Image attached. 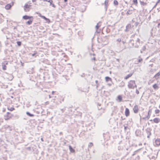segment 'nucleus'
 Masks as SVG:
<instances>
[{
	"label": "nucleus",
	"mask_w": 160,
	"mask_h": 160,
	"mask_svg": "<svg viewBox=\"0 0 160 160\" xmlns=\"http://www.w3.org/2000/svg\"><path fill=\"white\" fill-rule=\"evenodd\" d=\"M134 84H135V81L134 80H131L129 82L128 85V88L131 89H133L134 88Z\"/></svg>",
	"instance_id": "nucleus-1"
},
{
	"label": "nucleus",
	"mask_w": 160,
	"mask_h": 160,
	"mask_svg": "<svg viewBox=\"0 0 160 160\" xmlns=\"http://www.w3.org/2000/svg\"><path fill=\"white\" fill-rule=\"evenodd\" d=\"M145 131L147 134H148L147 138H150V136L151 135V129L149 128H148L146 129Z\"/></svg>",
	"instance_id": "nucleus-2"
},
{
	"label": "nucleus",
	"mask_w": 160,
	"mask_h": 160,
	"mask_svg": "<svg viewBox=\"0 0 160 160\" xmlns=\"http://www.w3.org/2000/svg\"><path fill=\"white\" fill-rule=\"evenodd\" d=\"M22 18L25 20L31 19H33V17L32 16H28L26 15L23 16L22 17Z\"/></svg>",
	"instance_id": "nucleus-3"
},
{
	"label": "nucleus",
	"mask_w": 160,
	"mask_h": 160,
	"mask_svg": "<svg viewBox=\"0 0 160 160\" xmlns=\"http://www.w3.org/2000/svg\"><path fill=\"white\" fill-rule=\"evenodd\" d=\"M135 42H136V44L134 45L135 48H138L139 46V45L140 44V39L138 38H137V39L135 40Z\"/></svg>",
	"instance_id": "nucleus-4"
},
{
	"label": "nucleus",
	"mask_w": 160,
	"mask_h": 160,
	"mask_svg": "<svg viewBox=\"0 0 160 160\" xmlns=\"http://www.w3.org/2000/svg\"><path fill=\"white\" fill-rule=\"evenodd\" d=\"M30 7L28 5L25 4L24 6V8L25 12H28L29 11Z\"/></svg>",
	"instance_id": "nucleus-5"
},
{
	"label": "nucleus",
	"mask_w": 160,
	"mask_h": 160,
	"mask_svg": "<svg viewBox=\"0 0 160 160\" xmlns=\"http://www.w3.org/2000/svg\"><path fill=\"white\" fill-rule=\"evenodd\" d=\"M8 62H3L2 63V69L3 70H6L7 67L6 65L8 64Z\"/></svg>",
	"instance_id": "nucleus-6"
},
{
	"label": "nucleus",
	"mask_w": 160,
	"mask_h": 160,
	"mask_svg": "<svg viewBox=\"0 0 160 160\" xmlns=\"http://www.w3.org/2000/svg\"><path fill=\"white\" fill-rule=\"evenodd\" d=\"M125 116L127 117H128V116L129 115V114H130L129 110L127 108H126L125 109Z\"/></svg>",
	"instance_id": "nucleus-7"
},
{
	"label": "nucleus",
	"mask_w": 160,
	"mask_h": 160,
	"mask_svg": "<svg viewBox=\"0 0 160 160\" xmlns=\"http://www.w3.org/2000/svg\"><path fill=\"white\" fill-rule=\"evenodd\" d=\"M133 110L134 112L135 113H138V105H136L134 106L133 108Z\"/></svg>",
	"instance_id": "nucleus-8"
},
{
	"label": "nucleus",
	"mask_w": 160,
	"mask_h": 160,
	"mask_svg": "<svg viewBox=\"0 0 160 160\" xmlns=\"http://www.w3.org/2000/svg\"><path fill=\"white\" fill-rule=\"evenodd\" d=\"M39 14L40 16L43 19H44V20H46L49 23L50 22V20L49 19L46 18L45 16H44L41 15L40 13H39Z\"/></svg>",
	"instance_id": "nucleus-9"
},
{
	"label": "nucleus",
	"mask_w": 160,
	"mask_h": 160,
	"mask_svg": "<svg viewBox=\"0 0 160 160\" xmlns=\"http://www.w3.org/2000/svg\"><path fill=\"white\" fill-rule=\"evenodd\" d=\"M160 75V71L159 72L157 73L153 77V78H155L156 80H157L159 78V76Z\"/></svg>",
	"instance_id": "nucleus-10"
},
{
	"label": "nucleus",
	"mask_w": 160,
	"mask_h": 160,
	"mask_svg": "<svg viewBox=\"0 0 160 160\" xmlns=\"http://www.w3.org/2000/svg\"><path fill=\"white\" fill-rule=\"evenodd\" d=\"M108 0H105V1L104 2V7H105V8L106 9V10H107V8H108Z\"/></svg>",
	"instance_id": "nucleus-11"
},
{
	"label": "nucleus",
	"mask_w": 160,
	"mask_h": 160,
	"mask_svg": "<svg viewBox=\"0 0 160 160\" xmlns=\"http://www.w3.org/2000/svg\"><path fill=\"white\" fill-rule=\"evenodd\" d=\"M153 121L155 123H158L160 121V119L158 118H155L153 119Z\"/></svg>",
	"instance_id": "nucleus-12"
},
{
	"label": "nucleus",
	"mask_w": 160,
	"mask_h": 160,
	"mask_svg": "<svg viewBox=\"0 0 160 160\" xmlns=\"http://www.w3.org/2000/svg\"><path fill=\"white\" fill-rule=\"evenodd\" d=\"M151 113L152 109H150L148 111V116H147V118L148 119H149V118H150Z\"/></svg>",
	"instance_id": "nucleus-13"
},
{
	"label": "nucleus",
	"mask_w": 160,
	"mask_h": 160,
	"mask_svg": "<svg viewBox=\"0 0 160 160\" xmlns=\"http://www.w3.org/2000/svg\"><path fill=\"white\" fill-rule=\"evenodd\" d=\"M155 143L157 146L160 145V138L157 139L155 141Z\"/></svg>",
	"instance_id": "nucleus-14"
},
{
	"label": "nucleus",
	"mask_w": 160,
	"mask_h": 160,
	"mask_svg": "<svg viewBox=\"0 0 160 160\" xmlns=\"http://www.w3.org/2000/svg\"><path fill=\"white\" fill-rule=\"evenodd\" d=\"M69 148L71 152H75L74 149L73 148L71 145L69 146Z\"/></svg>",
	"instance_id": "nucleus-15"
},
{
	"label": "nucleus",
	"mask_w": 160,
	"mask_h": 160,
	"mask_svg": "<svg viewBox=\"0 0 160 160\" xmlns=\"http://www.w3.org/2000/svg\"><path fill=\"white\" fill-rule=\"evenodd\" d=\"M33 19H30V20L28 21L27 22H26V24H28V25H31L32 23V22L33 21Z\"/></svg>",
	"instance_id": "nucleus-16"
},
{
	"label": "nucleus",
	"mask_w": 160,
	"mask_h": 160,
	"mask_svg": "<svg viewBox=\"0 0 160 160\" xmlns=\"http://www.w3.org/2000/svg\"><path fill=\"white\" fill-rule=\"evenodd\" d=\"M152 87L154 89L157 90L159 88V87L158 86V85L157 84H154L153 85Z\"/></svg>",
	"instance_id": "nucleus-17"
},
{
	"label": "nucleus",
	"mask_w": 160,
	"mask_h": 160,
	"mask_svg": "<svg viewBox=\"0 0 160 160\" xmlns=\"http://www.w3.org/2000/svg\"><path fill=\"white\" fill-rule=\"evenodd\" d=\"M116 41H117V42H122L123 44H124V43H125V42L124 41H123L121 38H118V39H117L116 40Z\"/></svg>",
	"instance_id": "nucleus-18"
},
{
	"label": "nucleus",
	"mask_w": 160,
	"mask_h": 160,
	"mask_svg": "<svg viewBox=\"0 0 160 160\" xmlns=\"http://www.w3.org/2000/svg\"><path fill=\"white\" fill-rule=\"evenodd\" d=\"M11 7V5L10 4H7L6 5L5 7V8L6 9H9Z\"/></svg>",
	"instance_id": "nucleus-19"
},
{
	"label": "nucleus",
	"mask_w": 160,
	"mask_h": 160,
	"mask_svg": "<svg viewBox=\"0 0 160 160\" xmlns=\"http://www.w3.org/2000/svg\"><path fill=\"white\" fill-rule=\"evenodd\" d=\"M105 80L106 82H108L109 81H112V79L111 78L109 77H106L105 78Z\"/></svg>",
	"instance_id": "nucleus-20"
},
{
	"label": "nucleus",
	"mask_w": 160,
	"mask_h": 160,
	"mask_svg": "<svg viewBox=\"0 0 160 160\" xmlns=\"http://www.w3.org/2000/svg\"><path fill=\"white\" fill-rule=\"evenodd\" d=\"M132 73H130L129 74H128L127 76H126L124 78V79H127L129 78L130 77H131L132 76Z\"/></svg>",
	"instance_id": "nucleus-21"
},
{
	"label": "nucleus",
	"mask_w": 160,
	"mask_h": 160,
	"mask_svg": "<svg viewBox=\"0 0 160 160\" xmlns=\"http://www.w3.org/2000/svg\"><path fill=\"white\" fill-rule=\"evenodd\" d=\"M26 113L28 116L30 117H32L34 116V114L30 113L28 112H27Z\"/></svg>",
	"instance_id": "nucleus-22"
},
{
	"label": "nucleus",
	"mask_w": 160,
	"mask_h": 160,
	"mask_svg": "<svg viewBox=\"0 0 160 160\" xmlns=\"http://www.w3.org/2000/svg\"><path fill=\"white\" fill-rule=\"evenodd\" d=\"M131 43L132 44V46L133 47H135V46L134 45L136 44V42H134V40H131Z\"/></svg>",
	"instance_id": "nucleus-23"
},
{
	"label": "nucleus",
	"mask_w": 160,
	"mask_h": 160,
	"mask_svg": "<svg viewBox=\"0 0 160 160\" xmlns=\"http://www.w3.org/2000/svg\"><path fill=\"white\" fill-rule=\"evenodd\" d=\"M81 11L82 12H83L86 9V7H85V6L84 5H82L81 7Z\"/></svg>",
	"instance_id": "nucleus-24"
},
{
	"label": "nucleus",
	"mask_w": 160,
	"mask_h": 160,
	"mask_svg": "<svg viewBox=\"0 0 160 160\" xmlns=\"http://www.w3.org/2000/svg\"><path fill=\"white\" fill-rule=\"evenodd\" d=\"M12 116V115L11 113H10L7 116V118H5V120H8L10 118H11Z\"/></svg>",
	"instance_id": "nucleus-25"
},
{
	"label": "nucleus",
	"mask_w": 160,
	"mask_h": 160,
	"mask_svg": "<svg viewBox=\"0 0 160 160\" xmlns=\"http://www.w3.org/2000/svg\"><path fill=\"white\" fill-rule=\"evenodd\" d=\"M117 98H118V99L119 100V102H121L122 100V97L121 95H118Z\"/></svg>",
	"instance_id": "nucleus-26"
},
{
	"label": "nucleus",
	"mask_w": 160,
	"mask_h": 160,
	"mask_svg": "<svg viewBox=\"0 0 160 160\" xmlns=\"http://www.w3.org/2000/svg\"><path fill=\"white\" fill-rule=\"evenodd\" d=\"M141 4L143 6H146L147 5V3L146 2H144L140 1Z\"/></svg>",
	"instance_id": "nucleus-27"
},
{
	"label": "nucleus",
	"mask_w": 160,
	"mask_h": 160,
	"mask_svg": "<svg viewBox=\"0 0 160 160\" xmlns=\"http://www.w3.org/2000/svg\"><path fill=\"white\" fill-rule=\"evenodd\" d=\"M78 34L79 36H82L83 35V32H81V31H80L78 32Z\"/></svg>",
	"instance_id": "nucleus-28"
},
{
	"label": "nucleus",
	"mask_w": 160,
	"mask_h": 160,
	"mask_svg": "<svg viewBox=\"0 0 160 160\" xmlns=\"http://www.w3.org/2000/svg\"><path fill=\"white\" fill-rule=\"evenodd\" d=\"M132 13V11L130 10H128L127 13V15H130Z\"/></svg>",
	"instance_id": "nucleus-29"
},
{
	"label": "nucleus",
	"mask_w": 160,
	"mask_h": 160,
	"mask_svg": "<svg viewBox=\"0 0 160 160\" xmlns=\"http://www.w3.org/2000/svg\"><path fill=\"white\" fill-rule=\"evenodd\" d=\"M113 4L115 5H118V3L117 0H114L113 1Z\"/></svg>",
	"instance_id": "nucleus-30"
},
{
	"label": "nucleus",
	"mask_w": 160,
	"mask_h": 160,
	"mask_svg": "<svg viewBox=\"0 0 160 160\" xmlns=\"http://www.w3.org/2000/svg\"><path fill=\"white\" fill-rule=\"evenodd\" d=\"M100 26L101 24L99 23H98L96 26V28L97 29H98L100 27Z\"/></svg>",
	"instance_id": "nucleus-31"
},
{
	"label": "nucleus",
	"mask_w": 160,
	"mask_h": 160,
	"mask_svg": "<svg viewBox=\"0 0 160 160\" xmlns=\"http://www.w3.org/2000/svg\"><path fill=\"white\" fill-rule=\"evenodd\" d=\"M17 44L18 45V46H21V44H22V42H21L20 41H17Z\"/></svg>",
	"instance_id": "nucleus-32"
},
{
	"label": "nucleus",
	"mask_w": 160,
	"mask_h": 160,
	"mask_svg": "<svg viewBox=\"0 0 160 160\" xmlns=\"http://www.w3.org/2000/svg\"><path fill=\"white\" fill-rule=\"evenodd\" d=\"M133 2L136 5H137L138 4L137 0H133Z\"/></svg>",
	"instance_id": "nucleus-33"
},
{
	"label": "nucleus",
	"mask_w": 160,
	"mask_h": 160,
	"mask_svg": "<svg viewBox=\"0 0 160 160\" xmlns=\"http://www.w3.org/2000/svg\"><path fill=\"white\" fill-rule=\"evenodd\" d=\"M31 4L32 3L30 1L28 2L27 3H26V4L28 5V6H29V7L31 6Z\"/></svg>",
	"instance_id": "nucleus-34"
},
{
	"label": "nucleus",
	"mask_w": 160,
	"mask_h": 160,
	"mask_svg": "<svg viewBox=\"0 0 160 160\" xmlns=\"http://www.w3.org/2000/svg\"><path fill=\"white\" fill-rule=\"evenodd\" d=\"M160 112V111L159 109H156L155 110V114H158L159 113V112Z\"/></svg>",
	"instance_id": "nucleus-35"
},
{
	"label": "nucleus",
	"mask_w": 160,
	"mask_h": 160,
	"mask_svg": "<svg viewBox=\"0 0 160 160\" xmlns=\"http://www.w3.org/2000/svg\"><path fill=\"white\" fill-rule=\"evenodd\" d=\"M131 25L130 24H128L126 26V28H128V29H129L130 28H131Z\"/></svg>",
	"instance_id": "nucleus-36"
},
{
	"label": "nucleus",
	"mask_w": 160,
	"mask_h": 160,
	"mask_svg": "<svg viewBox=\"0 0 160 160\" xmlns=\"http://www.w3.org/2000/svg\"><path fill=\"white\" fill-rule=\"evenodd\" d=\"M5 45L7 47H8V45H9V43L7 41H6L5 42Z\"/></svg>",
	"instance_id": "nucleus-37"
},
{
	"label": "nucleus",
	"mask_w": 160,
	"mask_h": 160,
	"mask_svg": "<svg viewBox=\"0 0 160 160\" xmlns=\"http://www.w3.org/2000/svg\"><path fill=\"white\" fill-rule=\"evenodd\" d=\"M142 60V58H140L138 59V62H140Z\"/></svg>",
	"instance_id": "nucleus-38"
},
{
	"label": "nucleus",
	"mask_w": 160,
	"mask_h": 160,
	"mask_svg": "<svg viewBox=\"0 0 160 160\" xmlns=\"http://www.w3.org/2000/svg\"><path fill=\"white\" fill-rule=\"evenodd\" d=\"M10 111H12L14 110V108H11L10 109H8Z\"/></svg>",
	"instance_id": "nucleus-39"
},
{
	"label": "nucleus",
	"mask_w": 160,
	"mask_h": 160,
	"mask_svg": "<svg viewBox=\"0 0 160 160\" xmlns=\"http://www.w3.org/2000/svg\"><path fill=\"white\" fill-rule=\"evenodd\" d=\"M29 151H31V148L30 147H27L26 148Z\"/></svg>",
	"instance_id": "nucleus-40"
},
{
	"label": "nucleus",
	"mask_w": 160,
	"mask_h": 160,
	"mask_svg": "<svg viewBox=\"0 0 160 160\" xmlns=\"http://www.w3.org/2000/svg\"><path fill=\"white\" fill-rule=\"evenodd\" d=\"M138 151V150H136L134 152L133 154L132 155V156H134L136 153V152H137Z\"/></svg>",
	"instance_id": "nucleus-41"
},
{
	"label": "nucleus",
	"mask_w": 160,
	"mask_h": 160,
	"mask_svg": "<svg viewBox=\"0 0 160 160\" xmlns=\"http://www.w3.org/2000/svg\"><path fill=\"white\" fill-rule=\"evenodd\" d=\"M52 2H53V1L52 0H51L50 1V2H49V3H50V6H51V5H52Z\"/></svg>",
	"instance_id": "nucleus-42"
},
{
	"label": "nucleus",
	"mask_w": 160,
	"mask_h": 160,
	"mask_svg": "<svg viewBox=\"0 0 160 160\" xmlns=\"http://www.w3.org/2000/svg\"><path fill=\"white\" fill-rule=\"evenodd\" d=\"M136 93H137V94H139V91L137 90H136Z\"/></svg>",
	"instance_id": "nucleus-43"
},
{
	"label": "nucleus",
	"mask_w": 160,
	"mask_h": 160,
	"mask_svg": "<svg viewBox=\"0 0 160 160\" xmlns=\"http://www.w3.org/2000/svg\"><path fill=\"white\" fill-rule=\"evenodd\" d=\"M51 0H43V1L44 2L46 1L49 2Z\"/></svg>",
	"instance_id": "nucleus-44"
},
{
	"label": "nucleus",
	"mask_w": 160,
	"mask_h": 160,
	"mask_svg": "<svg viewBox=\"0 0 160 160\" xmlns=\"http://www.w3.org/2000/svg\"><path fill=\"white\" fill-rule=\"evenodd\" d=\"M127 128L128 127L127 126H124V130L125 131H126V130Z\"/></svg>",
	"instance_id": "nucleus-45"
},
{
	"label": "nucleus",
	"mask_w": 160,
	"mask_h": 160,
	"mask_svg": "<svg viewBox=\"0 0 160 160\" xmlns=\"http://www.w3.org/2000/svg\"><path fill=\"white\" fill-rule=\"evenodd\" d=\"M91 60H93L94 61H95V60H96V58H95V57H93V58H92L91 59Z\"/></svg>",
	"instance_id": "nucleus-46"
},
{
	"label": "nucleus",
	"mask_w": 160,
	"mask_h": 160,
	"mask_svg": "<svg viewBox=\"0 0 160 160\" xmlns=\"http://www.w3.org/2000/svg\"><path fill=\"white\" fill-rule=\"evenodd\" d=\"M138 22H136L135 23V25L136 27H137V26H138Z\"/></svg>",
	"instance_id": "nucleus-47"
},
{
	"label": "nucleus",
	"mask_w": 160,
	"mask_h": 160,
	"mask_svg": "<svg viewBox=\"0 0 160 160\" xmlns=\"http://www.w3.org/2000/svg\"><path fill=\"white\" fill-rule=\"evenodd\" d=\"M51 6H52V7H54V8H55V7H56V6H55V5L54 4H53V3L52 4V5H51Z\"/></svg>",
	"instance_id": "nucleus-48"
},
{
	"label": "nucleus",
	"mask_w": 160,
	"mask_h": 160,
	"mask_svg": "<svg viewBox=\"0 0 160 160\" xmlns=\"http://www.w3.org/2000/svg\"><path fill=\"white\" fill-rule=\"evenodd\" d=\"M146 49L145 47V46H143L142 48V49L143 51H144Z\"/></svg>",
	"instance_id": "nucleus-49"
},
{
	"label": "nucleus",
	"mask_w": 160,
	"mask_h": 160,
	"mask_svg": "<svg viewBox=\"0 0 160 160\" xmlns=\"http://www.w3.org/2000/svg\"><path fill=\"white\" fill-rule=\"evenodd\" d=\"M98 80H96L95 81V82H96V83L97 84H98Z\"/></svg>",
	"instance_id": "nucleus-50"
},
{
	"label": "nucleus",
	"mask_w": 160,
	"mask_h": 160,
	"mask_svg": "<svg viewBox=\"0 0 160 160\" xmlns=\"http://www.w3.org/2000/svg\"><path fill=\"white\" fill-rule=\"evenodd\" d=\"M8 47H12V45L11 44H10L9 45H8Z\"/></svg>",
	"instance_id": "nucleus-51"
},
{
	"label": "nucleus",
	"mask_w": 160,
	"mask_h": 160,
	"mask_svg": "<svg viewBox=\"0 0 160 160\" xmlns=\"http://www.w3.org/2000/svg\"><path fill=\"white\" fill-rule=\"evenodd\" d=\"M128 30H129L128 29V28H126V29L125 30V31H126V32H127V31H128Z\"/></svg>",
	"instance_id": "nucleus-52"
},
{
	"label": "nucleus",
	"mask_w": 160,
	"mask_h": 160,
	"mask_svg": "<svg viewBox=\"0 0 160 160\" xmlns=\"http://www.w3.org/2000/svg\"><path fill=\"white\" fill-rule=\"evenodd\" d=\"M160 2V0H158V1L157 2V3H158Z\"/></svg>",
	"instance_id": "nucleus-53"
},
{
	"label": "nucleus",
	"mask_w": 160,
	"mask_h": 160,
	"mask_svg": "<svg viewBox=\"0 0 160 160\" xmlns=\"http://www.w3.org/2000/svg\"><path fill=\"white\" fill-rule=\"evenodd\" d=\"M36 54V53H34L33 54H32V56H34V55Z\"/></svg>",
	"instance_id": "nucleus-54"
},
{
	"label": "nucleus",
	"mask_w": 160,
	"mask_h": 160,
	"mask_svg": "<svg viewBox=\"0 0 160 160\" xmlns=\"http://www.w3.org/2000/svg\"><path fill=\"white\" fill-rule=\"evenodd\" d=\"M146 118H147V117L143 118H142V119H145Z\"/></svg>",
	"instance_id": "nucleus-55"
},
{
	"label": "nucleus",
	"mask_w": 160,
	"mask_h": 160,
	"mask_svg": "<svg viewBox=\"0 0 160 160\" xmlns=\"http://www.w3.org/2000/svg\"><path fill=\"white\" fill-rule=\"evenodd\" d=\"M157 4H158L156 3V4H155V5H154V7H153V8H155V7H156V6H157Z\"/></svg>",
	"instance_id": "nucleus-56"
},
{
	"label": "nucleus",
	"mask_w": 160,
	"mask_h": 160,
	"mask_svg": "<svg viewBox=\"0 0 160 160\" xmlns=\"http://www.w3.org/2000/svg\"><path fill=\"white\" fill-rule=\"evenodd\" d=\"M134 84V87L137 88V85H136V83H135V84Z\"/></svg>",
	"instance_id": "nucleus-57"
},
{
	"label": "nucleus",
	"mask_w": 160,
	"mask_h": 160,
	"mask_svg": "<svg viewBox=\"0 0 160 160\" xmlns=\"http://www.w3.org/2000/svg\"><path fill=\"white\" fill-rule=\"evenodd\" d=\"M153 66V64H150L149 65V66H151V67H152Z\"/></svg>",
	"instance_id": "nucleus-58"
},
{
	"label": "nucleus",
	"mask_w": 160,
	"mask_h": 160,
	"mask_svg": "<svg viewBox=\"0 0 160 160\" xmlns=\"http://www.w3.org/2000/svg\"><path fill=\"white\" fill-rule=\"evenodd\" d=\"M32 2H35L36 1V0H32Z\"/></svg>",
	"instance_id": "nucleus-59"
},
{
	"label": "nucleus",
	"mask_w": 160,
	"mask_h": 160,
	"mask_svg": "<svg viewBox=\"0 0 160 160\" xmlns=\"http://www.w3.org/2000/svg\"><path fill=\"white\" fill-rule=\"evenodd\" d=\"M121 118H122V120H124L125 119V118H123L122 117V116L121 117Z\"/></svg>",
	"instance_id": "nucleus-60"
},
{
	"label": "nucleus",
	"mask_w": 160,
	"mask_h": 160,
	"mask_svg": "<svg viewBox=\"0 0 160 160\" xmlns=\"http://www.w3.org/2000/svg\"><path fill=\"white\" fill-rule=\"evenodd\" d=\"M54 92H54V91H52V94H54Z\"/></svg>",
	"instance_id": "nucleus-61"
},
{
	"label": "nucleus",
	"mask_w": 160,
	"mask_h": 160,
	"mask_svg": "<svg viewBox=\"0 0 160 160\" xmlns=\"http://www.w3.org/2000/svg\"><path fill=\"white\" fill-rule=\"evenodd\" d=\"M10 113H9V112H7V116Z\"/></svg>",
	"instance_id": "nucleus-62"
},
{
	"label": "nucleus",
	"mask_w": 160,
	"mask_h": 160,
	"mask_svg": "<svg viewBox=\"0 0 160 160\" xmlns=\"http://www.w3.org/2000/svg\"><path fill=\"white\" fill-rule=\"evenodd\" d=\"M64 1L65 2H67L68 0H64Z\"/></svg>",
	"instance_id": "nucleus-63"
},
{
	"label": "nucleus",
	"mask_w": 160,
	"mask_h": 160,
	"mask_svg": "<svg viewBox=\"0 0 160 160\" xmlns=\"http://www.w3.org/2000/svg\"><path fill=\"white\" fill-rule=\"evenodd\" d=\"M158 11H160V8H158Z\"/></svg>",
	"instance_id": "nucleus-64"
}]
</instances>
